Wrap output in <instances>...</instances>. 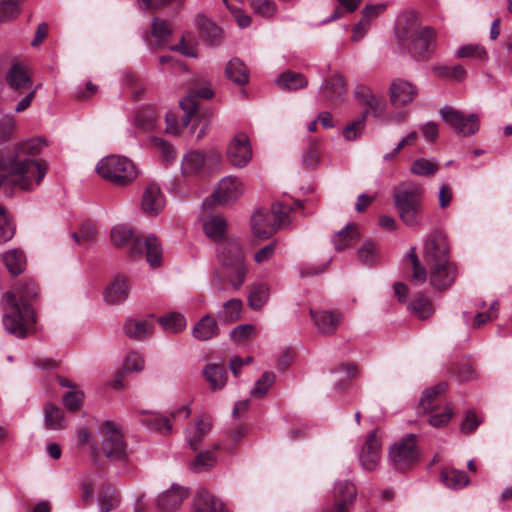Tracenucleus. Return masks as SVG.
<instances>
[{
	"mask_svg": "<svg viewBox=\"0 0 512 512\" xmlns=\"http://www.w3.org/2000/svg\"><path fill=\"white\" fill-rule=\"evenodd\" d=\"M144 368V359L143 357L136 353L132 352L127 355L125 362H124V368L123 371L126 372H139L142 371Z\"/></svg>",
	"mask_w": 512,
	"mask_h": 512,
	"instance_id": "69168bd1",
	"label": "nucleus"
},
{
	"mask_svg": "<svg viewBox=\"0 0 512 512\" xmlns=\"http://www.w3.org/2000/svg\"><path fill=\"white\" fill-rule=\"evenodd\" d=\"M95 233H96L95 227L91 223H84L81 226L79 233L73 232L71 234V236L75 240V242L80 245L82 243V241L88 242V241L92 240L93 237L95 236Z\"/></svg>",
	"mask_w": 512,
	"mask_h": 512,
	"instance_id": "774afa93",
	"label": "nucleus"
},
{
	"mask_svg": "<svg viewBox=\"0 0 512 512\" xmlns=\"http://www.w3.org/2000/svg\"><path fill=\"white\" fill-rule=\"evenodd\" d=\"M6 81L11 89L21 92L22 89H31L33 82L22 64H13L7 72Z\"/></svg>",
	"mask_w": 512,
	"mask_h": 512,
	"instance_id": "393cba45",
	"label": "nucleus"
},
{
	"mask_svg": "<svg viewBox=\"0 0 512 512\" xmlns=\"http://www.w3.org/2000/svg\"><path fill=\"white\" fill-rule=\"evenodd\" d=\"M439 114L442 120L460 136H471L479 130V117L477 114L472 113L466 116L461 111L450 106L442 107Z\"/></svg>",
	"mask_w": 512,
	"mask_h": 512,
	"instance_id": "1a4fd4ad",
	"label": "nucleus"
},
{
	"mask_svg": "<svg viewBox=\"0 0 512 512\" xmlns=\"http://www.w3.org/2000/svg\"><path fill=\"white\" fill-rule=\"evenodd\" d=\"M63 411L52 403H47L44 407V421L46 428L50 430H60L65 427Z\"/></svg>",
	"mask_w": 512,
	"mask_h": 512,
	"instance_id": "79ce46f5",
	"label": "nucleus"
},
{
	"mask_svg": "<svg viewBox=\"0 0 512 512\" xmlns=\"http://www.w3.org/2000/svg\"><path fill=\"white\" fill-rule=\"evenodd\" d=\"M191 512H229V510L219 498L201 489L192 499Z\"/></svg>",
	"mask_w": 512,
	"mask_h": 512,
	"instance_id": "4be33fe9",
	"label": "nucleus"
},
{
	"mask_svg": "<svg viewBox=\"0 0 512 512\" xmlns=\"http://www.w3.org/2000/svg\"><path fill=\"white\" fill-rule=\"evenodd\" d=\"M84 394L82 391H68L63 396V404L70 411H77L82 407Z\"/></svg>",
	"mask_w": 512,
	"mask_h": 512,
	"instance_id": "0e129e2a",
	"label": "nucleus"
},
{
	"mask_svg": "<svg viewBox=\"0 0 512 512\" xmlns=\"http://www.w3.org/2000/svg\"><path fill=\"white\" fill-rule=\"evenodd\" d=\"M457 58H470L478 61H486L488 53L480 44H466L456 51Z\"/></svg>",
	"mask_w": 512,
	"mask_h": 512,
	"instance_id": "de8ad7c7",
	"label": "nucleus"
},
{
	"mask_svg": "<svg viewBox=\"0 0 512 512\" xmlns=\"http://www.w3.org/2000/svg\"><path fill=\"white\" fill-rule=\"evenodd\" d=\"M15 232L14 225L9 220L6 210L0 206V243L9 241Z\"/></svg>",
	"mask_w": 512,
	"mask_h": 512,
	"instance_id": "680f3d73",
	"label": "nucleus"
},
{
	"mask_svg": "<svg viewBox=\"0 0 512 512\" xmlns=\"http://www.w3.org/2000/svg\"><path fill=\"white\" fill-rule=\"evenodd\" d=\"M276 83L282 89L298 90L306 87L308 80L301 73L285 71L276 79Z\"/></svg>",
	"mask_w": 512,
	"mask_h": 512,
	"instance_id": "58836bf2",
	"label": "nucleus"
},
{
	"mask_svg": "<svg viewBox=\"0 0 512 512\" xmlns=\"http://www.w3.org/2000/svg\"><path fill=\"white\" fill-rule=\"evenodd\" d=\"M129 294L128 281L123 276H117L106 288L104 299L109 304H120L125 301Z\"/></svg>",
	"mask_w": 512,
	"mask_h": 512,
	"instance_id": "bb28decb",
	"label": "nucleus"
},
{
	"mask_svg": "<svg viewBox=\"0 0 512 512\" xmlns=\"http://www.w3.org/2000/svg\"><path fill=\"white\" fill-rule=\"evenodd\" d=\"M442 482L450 489L458 490L470 482L466 472L455 468H445L441 472Z\"/></svg>",
	"mask_w": 512,
	"mask_h": 512,
	"instance_id": "473e14b6",
	"label": "nucleus"
},
{
	"mask_svg": "<svg viewBox=\"0 0 512 512\" xmlns=\"http://www.w3.org/2000/svg\"><path fill=\"white\" fill-rule=\"evenodd\" d=\"M212 423L210 418L199 419L192 427L187 428L186 438L191 449L197 450L202 444L204 437L211 430Z\"/></svg>",
	"mask_w": 512,
	"mask_h": 512,
	"instance_id": "cd10ccee",
	"label": "nucleus"
},
{
	"mask_svg": "<svg viewBox=\"0 0 512 512\" xmlns=\"http://www.w3.org/2000/svg\"><path fill=\"white\" fill-rule=\"evenodd\" d=\"M192 334L199 341H208L219 334V328L213 316L206 314L195 324Z\"/></svg>",
	"mask_w": 512,
	"mask_h": 512,
	"instance_id": "c85d7f7f",
	"label": "nucleus"
},
{
	"mask_svg": "<svg viewBox=\"0 0 512 512\" xmlns=\"http://www.w3.org/2000/svg\"><path fill=\"white\" fill-rule=\"evenodd\" d=\"M433 72L441 78H447L456 81H460L466 76V70L460 64L454 66L437 65L433 67Z\"/></svg>",
	"mask_w": 512,
	"mask_h": 512,
	"instance_id": "8fccbe9b",
	"label": "nucleus"
},
{
	"mask_svg": "<svg viewBox=\"0 0 512 512\" xmlns=\"http://www.w3.org/2000/svg\"><path fill=\"white\" fill-rule=\"evenodd\" d=\"M96 171L105 180L117 185L130 184L137 177L135 164L127 157L110 155L101 159Z\"/></svg>",
	"mask_w": 512,
	"mask_h": 512,
	"instance_id": "423d86ee",
	"label": "nucleus"
},
{
	"mask_svg": "<svg viewBox=\"0 0 512 512\" xmlns=\"http://www.w3.org/2000/svg\"><path fill=\"white\" fill-rule=\"evenodd\" d=\"M227 228L226 220L218 215L209 217L204 223L205 234L212 240L220 242L223 238Z\"/></svg>",
	"mask_w": 512,
	"mask_h": 512,
	"instance_id": "4c0bfd02",
	"label": "nucleus"
},
{
	"mask_svg": "<svg viewBox=\"0 0 512 512\" xmlns=\"http://www.w3.org/2000/svg\"><path fill=\"white\" fill-rule=\"evenodd\" d=\"M229 80L237 85H244L249 80V70L239 58L231 59L225 69Z\"/></svg>",
	"mask_w": 512,
	"mask_h": 512,
	"instance_id": "2f4dec72",
	"label": "nucleus"
},
{
	"mask_svg": "<svg viewBox=\"0 0 512 512\" xmlns=\"http://www.w3.org/2000/svg\"><path fill=\"white\" fill-rule=\"evenodd\" d=\"M408 258L412 262L411 279L415 284H423L427 281V268L420 262L415 247H412L408 254Z\"/></svg>",
	"mask_w": 512,
	"mask_h": 512,
	"instance_id": "09e8293b",
	"label": "nucleus"
},
{
	"mask_svg": "<svg viewBox=\"0 0 512 512\" xmlns=\"http://www.w3.org/2000/svg\"><path fill=\"white\" fill-rule=\"evenodd\" d=\"M418 92L416 84L403 78H395L389 87L390 102L396 108L405 107L416 99Z\"/></svg>",
	"mask_w": 512,
	"mask_h": 512,
	"instance_id": "dca6fc26",
	"label": "nucleus"
},
{
	"mask_svg": "<svg viewBox=\"0 0 512 512\" xmlns=\"http://www.w3.org/2000/svg\"><path fill=\"white\" fill-rule=\"evenodd\" d=\"M446 389L447 384L440 382L434 387L426 389L420 399V409H422L424 413L430 414L428 421L433 427L446 425L453 415V409L450 405L445 404L441 407L437 402V397L444 393Z\"/></svg>",
	"mask_w": 512,
	"mask_h": 512,
	"instance_id": "0eeeda50",
	"label": "nucleus"
},
{
	"mask_svg": "<svg viewBox=\"0 0 512 512\" xmlns=\"http://www.w3.org/2000/svg\"><path fill=\"white\" fill-rule=\"evenodd\" d=\"M358 237L357 226L348 223L343 229L334 234L332 243L337 251H342L350 246Z\"/></svg>",
	"mask_w": 512,
	"mask_h": 512,
	"instance_id": "72a5a7b5",
	"label": "nucleus"
},
{
	"mask_svg": "<svg viewBox=\"0 0 512 512\" xmlns=\"http://www.w3.org/2000/svg\"><path fill=\"white\" fill-rule=\"evenodd\" d=\"M24 0H2L0 2V21L16 18L20 13V3Z\"/></svg>",
	"mask_w": 512,
	"mask_h": 512,
	"instance_id": "6e6d98bb",
	"label": "nucleus"
},
{
	"mask_svg": "<svg viewBox=\"0 0 512 512\" xmlns=\"http://www.w3.org/2000/svg\"><path fill=\"white\" fill-rule=\"evenodd\" d=\"M188 495L186 488L173 484L169 490L158 496L156 506L160 512H174Z\"/></svg>",
	"mask_w": 512,
	"mask_h": 512,
	"instance_id": "aec40b11",
	"label": "nucleus"
},
{
	"mask_svg": "<svg viewBox=\"0 0 512 512\" xmlns=\"http://www.w3.org/2000/svg\"><path fill=\"white\" fill-rule=\"evenodd\" d=\"M335 501H344L347 506L348 503L353 502L356 497V488L353 483L349 481H340L335 486Z\"/></svg>",
	"mask_w": 512,
	"mask_h": 512,
	"instance_id": "603ef678",
	"label": "nucleus"
},
{
	"mask_svg": "<svg viewBox=\"0 0 512 512\" xmlns=\"http://www.w3.org/2000/svg\"><path fill=\"white\" fill-rule=\"evenodd\" d=\"M423 259L426 266L450 261V245L445 234L435 230L426 237Z\"/></svg>",
	"mask_w": 512,
	"mask_h": 512,
	"instance_id": "9d476101",
	"label": "nucleus"
},
{
	"mask_svg": "<svg viewBox=\"0 0 512 512\" xmlns=\"http://www.w3.org/2000/svg\"><path fill=\"white\" fill-rule=\"evenodd\" d=\"M419 18L413 11L402 13L396 21L395 33L401 44L415 37L421 31Z\"/></svg>",
	"mask_w": 512,
	"mask_h": 512,
	"instance_id": "6ab92c4d",
	"label": "nucleus"
},
{
	"mask_svg": "<svg viewBox=\"0 0 512 512\" xmlns=\"http://www.w3.org/2000/svg\"><path fill=\"white\" fill-rule=\"evenodd\" d=\"M250 6L255 14L265 18H272L277 12V6L273 0H250Z\"/></svg>",
	"mask_w": 512,
	"mask_h": 512,
	"instance_id": "4d7b16f0",
	"label": "nucleus"
},
{
	"mask_svg": "<svg viewBox=\"0 0 512 512\" xmlns=\"http://www.w3.org/2000/svg\"><path fill=\"white\" fill-rule=\"evenodd\" d=\"M101 431L104 435L102 441V450L105 456L112 461H122L126 459V450L124 438L116 425L111 421H106Z\"/></svg>",
	"mask_w": 512,
	"mask_h": 512,
	"instance_id": "f8f14e48",
	"label": "nucleus"
},
{
	"mask_svg": "<svg viewBox=\"0 0 512 512\" xmlns=\"http://www.w3.org/2000/svg\"><path fill=\"white\" fill-rule=\"evenodd\" d=\"M124 333L134 340H143L152 333V325L148 321L128 319L124 324Z\"/></svg>",
	"mask_w": 512,
	"mask_h": 512,
	"instance_id": "c9c22d12",
	"label": "nucleus"
},
{
	"mask_svg": "<svg viewBox=\"0 0 512 512\" xmlns=\"http://www.w3.org/2000/svg\"><path fill=\"white\" fill-rule=\"evenodd\" d=\"M120 497L117 491L109 486L103 487L98 496V505L101 512H110L118 508Z\"/></svg>",
	"mask_w": 512,
	"mask_h": 512,
	"instance_id": "37998d69",
	"label": "nucleus"
},
{
	"mask_svg": "<svg viewBox=\"0 0 512 512\" xmlns=\"http://www.w3.org/2000/svg\"><path fill=\"white\" fill-rule=\"evenodd\" d=\"M180 107L185 112L182 123L184 126H188L197 111L198 99L189 91L188 95L180 101Z\"/></svg>",
	"mask_w": 512,
	"mask_h": 512,
	"instance_id": "13d9d810",
	"label": "nucleus"
},
{
	"mask_svg": "<svg viewBox=\"0 0 512 512\" xmlns=\"http://www.w3.org/2000/svg\"><path fill=\"white\" fill-rule=\"evenodd\" d=\"M359 459L361 466L367 471H373L378 466L381 459V443L375 431L368 434Z\"/></svg>",
	"mask_w": 512,
	"mask_h": 512,
	"instance_id": "a211bd4d",
	"label": "nucleus"
},
{
	"mask_svg": "<svg viewBox=\"0 0 512 512\" xmlns=\"http://www.w3.org/2000/svg\"><path fill=\"white\" fill-rule=\"evenodd\" d=\"M140 422L148 429L164 435L169 434L172 431V424L170 420L156 412L143 414Z\"/></svg>",
	"mask_w": 512,
	"mask_h": 512,
	"instance_id": "7c9ffc66",
	"label": "nucleus"
},
{
	"mask_svg": "<svg viewBox=\"0 0 512 512\" xmlns=\"http://www.w3.org/2000/svg\"><path fill=\"white\" fill-rule=\"evenodd\" d=\"M150 144L161 154L163 161L169 162L175 158V151L173 146L164 139L159 137H152L150 139Z\"/></svg>",
	"mask_w": 512,
	"mask_h": 512,
	"instance_id": "052dcab7",
	"label": "nucleus"
},
{
	"mask_svg": "<svg viewBox=\"0 0 512 512\" xmlns=\"http://www.w3.org/2000/svg\"><path fill=\"white\" fill-rule=\"evenodd\" d=\"M438 165L428 159H417L413 162L411 166V173L415 175H421V176H430L437 172Z\"/></svg>",
	"mask_w": 512,
	"mask_h": 512,
	"instance_id": "bf43d9fd",
	"label": "nucleus"
},
{
	"mask_svg": "<svg viewBox=\"0 0 512 512\" xmlns=\"http://www.w3.org/2000/svg\"><path fill=\"white\" fill-rule=\"evenodd\" d=\"M419 459V451L416 445V436L409 434L394 443L389 450V460L397 470H404Z\"/></svg>",
	"mask_w": 512,
	"mask_h": 512,
	"instance_id": "6e6552de",
	"label": "nucleus"
},
{
	"mask_svg": "<svg viewBox=\"0 0 512 512\" xmlns=\"http://www.w3.org/2000/svg\"><path fill=\"white\" fill-rule=\"evenodd\" d=\"M354 95L357 100L367 107L365 111H368V114L372 113L374 116H380L383 113L385 101L376 96L370 87L359 84L355 87Z\"/></svg>",
	"mask_w": 512,
	"mask_h": 512,
	"instance_id": "b1692460",
	"label": "nucleus"
},
{
	"mask_svg": "<svg viewBox=\"0 0 512 512\" xmlns=\"http://www.w3.org/2000/svg\"><path fill=\"white\" fill-rule=\"evenodd\" d=\"M227 159L235 167L243 168L252 159L250 140L245 133H237L227 147Z\"/></svg>",
	"mask_w": 512,
	"mask_h": 512,
	"instance_id": "4468645a",
	"label": "nucleus"
},
{
	"mask_svg": "<svg viewBox=\"0 0 512 512\" xmlns=\"http://www.w3.org/2000/svg\"><path fill=\"white\" fill-rule=\"evenodd\" d=\"M111 241L116 247L123 246L130 242V253L132 255L141 254L145 250L146 260L152 267L161 265L162 247L158 239L153 235H149L144 242H142L138 236L133 235L131 228L125 225H119L112 229Z\"/></svg>",
	"mask_w": 512,
	"mask_h": 512,
	"instance_id": "20e7f679",
	"label": "nucleus"
},
{
	"mask_svg": "<svg viewBox=\"0 0 512 512\" xmlns=\"http://www.w3.org/2000/svg\"><path fill=\"white\" fill-rule=\"evenodd\" d=\"M38 295V286L31 280L21 283L16 293L9 291L4 295L3 325L8 334L23 339L34 333L36 315L30 302Z\"/></svg>",
	"mask_w": 512,
	"mask_h": 512,
	"instance_id": "f257e3e1",
	"label": "nucleus"
},
{
	"mask_svg": "<svg viewBox=\"0 0 512 512\" xmlns=\"http://www.w3.org/2000/svg\"><path fill=\"white\" fill-rule=\"evenodd\" d=\"M158 321L163 329L170 333H179L183 331L187 325L184 315L176 312L161 317Z\"/></svg>",
	"mask_w": 512,
	"mask_h": 512,
	"instance_id": "49530a36",
	"label": "nucleus"
},
{
	"mask_svg": "<svg viewBox=\"0 0 512 512\" xmlns=\"http://www.w3.org/2000/svg\"><path fill=\"white\" fill-rule=\"evenodd\" d=\"M320 93L325 101L332 105L343 103L346 94V81L339 72H334L325 79L320 87Z\"/></svg>",
	"mask_w": 512,
	"mask_h": 512,
	"instance_id": "f3484780",
	"label": "nucleus"
},
{
	"mask_svg": "<svg viewBox=\"0 0 512 512\" xmlns=\"http://www.w3.org/2000/svg\"><path fill=\"white\" fill-rule=\"evenodd\" d=\"M242 310V301L237 298L226 301L222 309L217 313L218 319L223 323H233L240 318Z\"/></svg>",
	"mask_w": 512,
	"mask_h": 512,
	"instance_id": "ea45409f",
	"label": "nucleus"
},
{
	"mask_svg": "<svg viewBox=\"0 0 512 512\" xmlns=\"http://www.w3.org/2000/svg\"><path fill=\"white\" fill-rule=\"evenodd\" d=\"M204 165L205 154L200 151H191L183 157L181 170L184 176H194L203 170Z\"/></svg>",
	"mask_w": 512,
	"mask_h": 512,
	"instance_id": "c756f323",
	"label": "nucleus"
},
{
	"mask_svg": "<svg viewBox=\"0 0 512 512\" xmlns=\"http://www.w3.org/2000/svg\"><path fill=\"white\" fill-rule=\"evenodd\" d=\"M216 463V456L213 451L205 450L199 452L189 464V469L194 473H201L210 470Z\"/></svg>",
	"mask_w": 512,
	"mask_h": 512,
	"instance_id": "c03bdc74",
	"label": "nucleus"
},
{
	"mask_svg": "<svg viewBox=\"0 0 512 512\" xmlns=\"http://www.w3.org/2000/svg\"><path fill=\"white\" fill-rule=\"evenodd\" d=\"M3 262L8 269L9 273L16 277L23 273L26 267V258L22 251L12 249L3 255Z\"/></svg>",
	"mask_w": 512,
	"mask_h": 512,
	"instance_id": "f704fd0d",
	"label": "nucleus"
},
{
	"mask_svg": "<svg viewBox=\"0 0 512 512\" xmlns=\"http://www.w3.org/2000/svg\"><path fill=\"white\" fill-rule=\"evenodd\" d=\"M242 192L241 181L235 176H227L218 183L211 195V201L221 206H227L235 202Z\"/></svg>",
	"mask_w": 512,
	"mask_h": 512,
	"instance_id": "2eb2a0df",
	"label": "nucleus"
},
{
	"mask_svg": "<svg viewBox=\"0 0 512 512\" xmlns=\"http://www.w3.org/2000/svg\"><path fill=\"white\" fill-rule=\"evenodd\" d=\"M303 164L310 169H314L319 163V149L316 140H311L309 146L303 153Z\"/></svg>",
	"mask_w": 512,
	"mask_h": 512,
	"instance_id": "e2e57ef3",
	"label": "nucleus"
},
{
	"mask_svg": "<svg viewBox=\"0 0 512 512\" xmlns=\"http://www.w3.org/2000/svg\"><path fill=\"white\" fill-rule=\"evenodd\" d=\"M423 189L412 182L401 183L393 189V204L399 218L408 227H420L423 222Z\"/></svg>",
	"mask_w": 512,
	"mask_h": 512,
	"instance_id": "f03ea898",
	"label": "nucleus"
},
{
	"mask_svg": "<svg viewBox=\"0 0 512 512\" xmlns=\"http://www.w3.org/2000/svg\"><path fill=\"white\" fill-rule=\"evenodd\" d=\"M292 206L275 203L271 210H258L251 217L253 234L261 239H268L287 223Z\"/></svg>",
	"mask_w": 512,
	"mask_h": 512,
	"instance_id": "39448f33",
	"label": "nucleus"
},
{
	"mask_svg": "<svg viewBox=\"0 0 512 512\" xmlns=\"http://www.w3.org/2000/svg\"><path fill=\"white\" fill-rule=\"evenodd\" d=\"M409 308L421 320L429 318L434 312L432 301L424 295L414 298Z\"/></svg>",
	"mask_w": 512,
	"mask_h": 512,
	"instance_id": "a18cd8bd",
	"label": "nucleus"
},
{
	"mask_svg": "<svg viewBox=\"0 0 512 512\" xmlns=\"http://www.w3.org/2000/svg\"><path fill=\"white\" fill-rule=\"evenodd\" d=\"M358 261L363 265L371 266L378 261V251L374 242H365L357 252Z\"/></svg>",
	"mask_w": 512,
	"mask_h": 512,
	"instance_id": "3c124183",
	"label": "nucleus"
},
{
	"mask_svg": "<svg viewBox=\"0 0 512 512\" xmlns=\"http://www.w3.org/2000/svg\"><path fill=\"white\" fill-rule=\"evenodd\" d=\"M435 31L425 26L421 29L415 37L406 41L404 46H407L411 56L418 61L428 60L435 51Z\"/></svg>",
	"mask_w": 512,
	"mask_h": 512,
	"instance_id": "ddd939ff",
	"label": "nucleus"
},
{
	"mask_svg": "<svg viewBox=\"0 0 512 512\" xmlns=\"http://www.w3.org/2000/svg\"><path fill=\"white\" fill-rule=\"evenodd\" d=\"M481 420L475 414L474 411L469 410L466 412L465 418L461 424L460 430L464 434H470L474 432L481 424Z\"/></svg>",
	"mask_w": 512,
	"mask_h": 512,
	"instance_id": "338daca9",
	"label": "nucleus"
},
{
	"mask_svg": "<svg viewBox=\"0 0 512 512\" xmlns=\"http://www.w3.org/2000/svg\"><path fill=\"white\" fill-rule=\"evenodd\" d=\"M202 374L213 391L220 390L226 385L228 374L224 364H207L203 368Z\"/></svg>",
	"mask_w": 512,
	"mask_h": 512,
	"instance_id": "a878e982",
	"label": "nucleus"
},
{
	"mask_svg": "<svg viewBox=\"0 0 512 512\" xmlns=\"http://www.w3.org/2000/svg\"><path fill=\"white\" fill-rule=\"evenodd\" d=\"M269 298V287L264 282L253 283L250 287L248 304L253 310H260Z\"/></svg>",
	"mask_w": 512,
	"mask_h": 512,
	"instance_id": "e433bc0d",
	"label": "nucleus"
},
{
	"mask_svg": "<svg viewBox=\"0 0 512 512\" xmlns=\"http://www.w3.org/2000/svg\"><path fill=\"white\" fill-rule=\"evenodd\" d=\"M165 206L164 196L161 192L159 185L156 183H149L142 195L141 207L142 210L151 216L158 215Z\"/></svg>",
	"mask_w": 512,
	"mask_h": 512,
	"instance_id": "412c9836",
	"label": "nucleus"
},
{
	"mask_svg": "<svg viewBox=\"0 0 512 512\" xmlns=\"http://www.w3.org/2000/svg\"><path fill=\"white\" fill-rule=\"evenodd\" d=\"M310 314L318 331L326 335L333 334L343 319L342 314L337 311L314 312L310 309Z\"/></svg>",
	"mask_w": 512,
	"mask_h": 512,
	"instance_id": "5701e85b",
	"label": "nucleus"
},
{
	"mask_svg": "<svg viewBox=\"0 0 512 512\" xmlns=\"http://www.w3.org/2000/svg\"><path fill=\"white\" fill-rule=\"evenodd\" d=\"M222 272L235 290L240 289L249 272L245 255L237 239L226 238L217 244Z\"/></svg>",
	"mask_w": 512,
	"mask_h": 512,
	"instance_id": "7ed1b4c3",
	"label": "nucleus"
},
{
	"mask_svg": "<svg viewBox=\"0 0 512 512\" xmlns=\"http://www.w3.org/2000/svg\"><path fill=\"white\" fill-rule=\"evenodd\" d=\"M198 25L204 39L211 45H216L222 38V30L202 15L197 16Z\"/></svg>",
	"mask_w": 512,
	"mask_h": 512,
	"instance_id": "a19ab883",
	"label": "nucleus"
},
{
	"mask_svg": "<svg viewBox=\"0 0 512 512\" xmlns=\"http://www.w3.org/2000/svg\"><path fill=\"white\" fill-rule=\"evenodd\" d=\"M367 116L368 111H364L359 119L349 123L343 130V137L348 141L356 140L362 134Z\"/></svg>",
	"mask_w": 512,
	"mask_h": 512,
	"instance_id": "5fc2aeb1",
	"label": "nucleus"
},
{
	"mask_svg": "<svg viewBox=\"0 0 512 512\" xmlns=\"http://www.w3.org/2000/svg\"><path fill=\"white\" fill-rule=\"evenodd\" d=\"M275 379V373L270 371L264 372L262 376L256 381L255 386L252 388L251 396L257 398L263 397L273 385Z\"/></svg>",
	"mask_w": 512,
	"mask_h": 512,
	"instance_id": "864d4df0",
	"label": "nucleus"
},
{
	"mask_svg": "<svg viewBox=\"0 0 512 512\" xmlns=\"http://www.w3.org/2000/svg\"><path fill=\"white\" fill-rule=\"evenodd\" d=\"M427 269L430 286L439 292L450 289L458 276L457 265L452 261L428 265Z\"/></svg>",
	"mask_w": 512,
	"mask_h": 512,
	"instance_id": "9b49d317",
	"label": "nucleus"
}]
</instances>
